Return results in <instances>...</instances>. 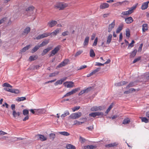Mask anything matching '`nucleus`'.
I'll return each instance as SVG.
<instances>
[{"mask_svg":"<svg viewBox=\"0 0 149 149\" xmlns=\"http://www.w3.org/2000/svg\"><path fill=\"white\" fill-rule=\"evenodd\" d=\"M70 114L69 112L68 111H67L64 112L63 114H62L61 116V117L62 118H63L65 116H66L67 115H69Z\"/></svg>","mask_w":149,"mask_h":149,"instance_id":"44","label":"nucleus"},{"mask_svg":"<svg viewBox=\"0 0 149 149\" xmlns=\"http://www.w3.org/2000/svg\"><path fill=\"white\" fill-rule=\"evenodd\" d=\"M115 25V21L114 20L111 24H109L108 28V32H110L114 27Z\"/></svg>","mask_w":149,"mask_h":149,"instance_id":"11","label":"nucleus"},{"mask_svg":"<svg viewBox=\"0 0 149 149\" xmlns=\"http://www.w3.org/2000/svg\"><path fill=\"white\" fill-rule=\"evenodd\" d=\"M65 87L68 88L72 87L74 86V83L72 81H66L63 83Z\"/></svg>","mask_w":149,"mask_h":149,"instance_id":"10","label":"nucleus"},{"mask_svg":"<svg viewBox=\"0 0 149 149\" xmlns=\"http://www.w3.org/2000/svg\"><path fill=\"white\" fill-rule=\"evenodd\" d=\"M136 52L137 50L136 49L134 50L130 53V57L133 58L136 55Z\"/></svg>","mask_w":149,"mask_h":149,"instance_id":"35","label":"nucleus"},{"mask_svg":"<svg viewBox=\"0 0 149 149\" xmlns=\"http://www.w3.org/2000/svg\"><path fill=\"white\" fill-rule=\"evenodd\" d=\"M84 122H80L77 120H75L74 121L73 125H78L84 123Z\"/></svg>","mask_w":149,"mask_h":149,"instance_id":"30","label":"nucleus"},{"mask_svg":"<svg viewBox=\"0 0 149 149\" xmlns=\"http://www.w3.org/2000/svg\"><path fill=\"white\" fill-rule=\"evenodd\" d=\"M69 32L68 31H66L63 32L62 33V35L63 36H65L69 35Z\"/></svg>","mask_w":149,"mask_h":149,"instance_id":"55","label":"nucleus"},{"mask_svg":"<svg viewBox=\"0 0 149 149\" xmlns=\"http://www.w3.org/2000/svg\"><path fill=\"white\" fill-rule=\"evenodd\" d=\"M26 99V98L25 97H18L16 99V100L17 101H23L24 100H25Z\"/></svg>","mask_w":149,"mask_h":149,"instance_id":"48","label":"nucleus"},{"mask_svg":"<svg viewBox=\"0 0 149 149\" xmlns=\"http://www.w3.org/2000/svg\"><path fill=\"white\" fill-rule=\"evenodd\" d=\"M21 113L19 112H16L15 111H13V115L14 118H16L17 116H19Z\"/></svg>","mask_w":149,"mask_h":149,"instance_id":"28","label":"nucleus"},{"mask_svg":"<svg viewBox=\"0 0 149 149\" xmlns=\"http://www.w3.org/2000/svg\"><path fill=\"white\" fill-rule=\"evenodd\" d=\"M103 113L102 112H95L89 113V116L94 118L97 116H103Z\"/></svg>","mask_w":149,"mask_h":149,"instance_id":"7","label":"nucleus"},{"mask_svg":"<svg viewBox=\"0 0 149 149\" xmlns=\"http://www.w3.org/2000/svg\"><path fill=\"white\" fill-rule=\"evenodd\" d=\"M66 148L68 149H76L75 147L71 144L67 145Z\"/></svg>","mask_w":149,"mask_h":149,"instance_id":"36","label":"nucleus"},{"mask_svg":"<svg viewBox=\"0 0 149 149\" xmlns=\"http://www.w3.org/2000/svg\"><path fill=\"white\" fill-rule=\"evenodd\" d=\"M129 3V1H125L122 2H118L115 4H119L120 5H121L123 4L125 5L126 4H128Z\"/></svg>","mask_w":149,"mask_h":149,"instance_id":"34","label":"nucleus"},{"mask_svg":"<svg viewBox=\"0 0 149 149\" xmlns=\"http://www.w3.org/2000/svg\"><path fill=\"white\" fill-rule=\"evenodd\" d=\"M113 107V104H111L109 107V108L107 109V110L105 111V113L107 114L110 111L111 109Z\"/></svg>","mask_w":149,"mask_h":149,"instance_id":"45","label":"nucleus"},{"mask_svg":"<svg viewBox=\"0 0 149 149\" xmlns=\"http://www.w3.org/2000/svg\"><path fill=\"white\" fill-rule=\"evenodd\" d=\"M30 31V28L29 27H27L24 30V31H23V34L24 35H27Z\"/></svg>","mask_w":149,"mask_h":149,"instance_id":"29","label":"nucleus"},{"mask_svg":"<svg viewBox=\"0 0 149 149\" xmlns=\"http://www.w3.org/2000/svg\"><path fill=\"white\" fill-rule=\"evenodd\" d=\"M135 43V41L134 40H132L131 42L128 45V49H129L130 47L131 48L133 47L134 46V44Z\"/></svg>","mask_w":149,"mask_h":149,"instance_id":"50","label":"nucleus"},{"mask_svg":"<svg viewBox=\"0 0 149 149\" xmlns=\"http://www.w3.org/2000/svg\"><path fill=\"white\" fill-rule=\"evenodd\" d=\"M128 83V82L125 81H120V82L116 83V85L117 86H123V85H125L126 84Z\"/></svg>","mask_w":149,"mask_h":149,"instance_id":"22","label":"nucleus"},{"mask_svg":"<svg viewBox=\"0 0 149 149\" xmlns=\"http://www.w3.org/2000/svg\"><path fill=\"white\" fill-rule=\"evenodd\" d=\"M7 19L6 17H4L0 20V24L3 23Z\"/></svg>","mask_w":149,"mask_h":149,"instance_id":"61","label":"nucleus"},{"mask_svg":"<svg viewBox=\"0 0 149 149\" xmlns=\"http://www.w3.org/2000/svg\"><path fill=\"white\" fill-rule=\"evenodd\" d=\"M30 47V45H27L25 47H24L21 50V52H25L26 50L28 49Z\"/></svg>","mask_w":149,"mask_h":149,"instance_id":"41","label":"nucleus"},{"mask_svg":"<svg viewBox=\"0 0 149 149\" xmlns=\"http://www.w3.org/2000/svg\"><path fill=\"white\" fill-rule=\"evenodd\" d=\"M82 113L80 112L74 113L71 114L70 116V118L72 119L78 118L81 116Z\"/></svg>","mask_w":149,"mask_h":149,"instance_id":"3","label":"nucleus"},{"mask_svg":"<svg viewBox=\"0 0 149 149\" xmlns=\"http://www.w3.org/2000/svg\"><path fill=\"white\" fill-rule=\"evenodd\" d=\"M38 58V56L37 55L32 56L29 57V60L31 61H33L36 59Z\"/></svg>","mask_w":149,"mask_h":149,"instance_id":"27","label":"nucleus"},{"mask_svg":"<svg viewBox=\"0 0 149 149\" xmlns=\"http://www.w3.org/2000/svg\"><path fill=\"white\" fill-rule=\"evenodd\" d=\"M87 67V66L86 65H84L82 66H81L78 69V70H81L83 69H84L86 68Z\"/></svg>","mask_w":149,"mask_h":149,"instance_id":"59","label":"nucleus"},{"mask_svg":"<svg viewBox=\"0 0 149 149\" xmlns=\"http://www.w3.org/2000/svg\"><path fill=\"white\" fill-rule=\"evenodd\" d=\"M69 62V60L68 59H65L63 61L61 62L57 66V68H61L63 66H65L66 65L68 64Z\"/></svg>","mask_w":149,"mask_h":149,"instance_id":"9","label":"nucleus"},{"mask_svg":"<svg viewBox=\"0 0 149 149\" xmlns=\"http://www.w3.org/2000/svg\"><path fill=\"white\" fill-rule=\"evenodd\" d=\"M124 26V24L123 23L120 24L118 26L116 30V33H119L122 30Z\"/></svg>","mask_w":149,"mask_h":149,"instance_id":"19","label":"nucleus"},{"mask_svg":"<svg viewBox=\"0 0 149 149\" xmlns=\"http://www.w3.org/2000/svg\"><path fill=\"white\" fill-rule=\"evenodd\" d=\"M79 89V88H76L74 89H73L71 91L69 92L65 95L63 97V98H64L65 97H68L71 95H72L77 92L78 90Z\"/></svg>","mask_w":149,"mask_h":149,"instance_id":"4","label":"nucleus"},{"mask_svg":"<svg viewBox=\"0 0 149 149\" xmlns=\"http://www.w3.org/2000/svg\"><path fill=\"white\" fill-rule=\"evenodd\" d=\"M134 86V84L133 82L130 83L126 87V89H128L129 88Z\"/></svg>","mask_w":149,"mask_h":149,"instance_id":"56","label":"nucleus"},{"mask_svg":"<svg viewBox=\"0 0 149 149\" xmlns=\"http://www.w3.org/2000/svg\"><path fill=\"white\" fill-rule=\"evenodd\" d=\"M67 79L66 77H65L61 79L60 80L57 81L55 83V86H57L58 84H61L63 82L65 81Z\"/></svg>","mask_w":149,"mask_h":149,"instance_id":"16","label":"nucleus"},{"mask_svg":"<svg viewBox=\"0 0 149 149\" xmlns=\"http://www.w3.org/2000/svg\"><path fill=\"white\" fill-rule=\"evenodd\" d=\"M112 35L111 34H110L108 36L107 38V40L106 43L107 44H109L111 42L112 39Z\"/></svg>","mask_w":149,"mask_h":149,"instance_id":"26","label":"nucleus"},{"mask_svg":"<svg viewBox=\"0 0 149 149\" xmlns=\"http://www.w3.org/2000/svg\"><path fill=\"white\" fill-rule=\"evenodd\" d=\"M79 106H76L72 109L73 111L74 112L79 110L80 108Z\"/></svg>","mask_w":149,"mask_h":149,"instance_id":"54","label":"nucleus"},{"mask_svg":"<svg viewBox=\"0 0 149 149\" xmlns=\"http://www.w3.org/2000/svg\"><path fill=\"white\" fill-rule=\"evenodd\" d=\"M23 114L24 116H29V112L27 109H24L23 111Z\"/></svg>","mask_w":149,"mask_h":149,"instance_id":"49","label":"nucleus"},{"mask_svg":"<svg viewBox=\"0 0 149 149\" xmlns=\"http://www.w3.org/2000/svg\"><path fill=\"white\" fill-rule=\"evenodd\" d=\"M149 3V1L144 2L143 3L141 6V8L142 10H144L147 9L148 6V3Z\"/></svg>","mask_w":149,"mask_h":149,"instance_id":"14","label":"nucleus"},{"mask_svg":"<svg viewBox=\"0 0 149 149\" xmlns=\"http://www.w3.org/2000/svg\"><path fill=\"white\" fill-rule=\"evenodd\" d=\"M148 30V24H144L142 25V31L145 32Z\"/></svg>","mask_w":149,"mask_h":149,"instance_id":"31","label":"nucleus"},{"mask_svg":"<svg viewBox=\"0 0 149 149\" xmlns=\"http://www.w3.org/2000/svg\"><path fill=\"white\" fill-rule=\"evenodd\" d=\"M68 6V4L63 2H57L54 6V7L59 10H63Z\"/></svg>","mask_w":149,"mask_h":149,"instance_id":"1","label":"nucleus"},{"mask_svg":"<svg viewBox=\"0 0 149 149\" xmlns=\"http://www.w3.org/2000/svg\"><path fill=\"white\" fill-rule=\"evenodd\" d=\"M135 91V90L133 88H132L129 89L128 91H124V93L125 94H128L131 93H132V92Z\"/></svg>","mask_w":149,"mask_h":149,"instance_id":"33","label":"nucleus"},{"mask_svg":"<svg viewBox=\"0 0 149 149\" xmlns=\"http://www.w3.org/2000/svg\"><path fill=\"white\" fill-rule=\"evenodd\" d=\"M50 35V34L49 33H44L38 36L37 37H36L35 39L37 40L41 39L42 38L47 37ZM35 39V38L34 39Z\"/></svg>","mask_w":149,"mask_h":149,"instance_id":"6","label":"nucleus"},{"mask_svg":"<svg viewBox=\"0 0 149 149\" xmlns=\"http://www.w3.org/2000/svg\"><path fill=\"white\" fill-rule=\"evenodd\" d=\"M59 73V72L57 71L56 72L50 73L49 75V77H55L56 75H58Z\"/></svg>","mask_w":149,"mask_h":149,"instance_id":"46","label":"nucleus"},{"mask_svg":"<svg viewBox=\"0 0 149 149\" xmlns=\"http://www.w3.org/2000/svg\"><path fill=\"white\" fill-rule=\"evenodd\" d=\"M92 88L91 87H89L88 88H87L86 89H84L85 90V93H88L89 91L91 90Z\"/></svg>","mask_w":149,"mask_h":149,"instance_id":"63","label":"nucleus"},{"mask_svg":"<svg viewBox=\"0 0 149 149\" xmlns=\"http://www.w3.org/2000/svg\"><path fill=\"white\" fill-rule=\"evenodd\" d=\"M89 38L88 36H86L84 40L83 43V45L84 46H87L88 43Z\"/></svg>","mask_w":149,"mask_h":149,"instance_id":"23","label":"nucleus"},{"mask_svg":"<svg viewBox=\"0 0 149 149\" xmlns=\"http://www.w3.org/2000/svg\"><path fill=\"white\" fill-rule=\"evenodd\" d=\"M125 21L127 24H130L133 22L134 20L132 17H130L125 18Z\"/></svg>","mask_w":149,"mask_h":149,"instance_id":"17","label":"nucleus"},{"mask_svg":"<svg viewBox=\"0 0 149 149\" xmlns=\"http://www.w3.org/2000/svg\"><path fill=\"white\" fill-rule=\"evenodd\" d=\"M60 134L65 136H68L70 134L67 132H58Z\"/></svg>","mask_w":149,"mask_h":149,"instance_id":"38","label":"nucleus"},{"mask_svg":"<svg viewBox=\"0 0 149 149\" xmlns=\"http://www.w3.org/2000/svg\"><path fill=\"white\" fill-rule=\"evenodd\" d=\"M140 59H141V57H139L136 58H135L133 61V63H135L136 62L139 61L140 60Z\"/></svg>","mask_w":149,"mask_h":149,"instance_id":"58","label":"nucleus"},{"mask_svg":"<svg viewBox=\"0 0 149 149\" xmlns=\"http://www.w3.org/2000/svg\"><path fill=\"white\" fill-rule=\"evenodd\" d=\"M36 136L39 137V139L42 141H44L47 140V138L46 137L41 134H38Z\"/></svg>","mask_w":149,"mask_h":149,"instance_id":"18","label":"nucleus"},{"mask_svg":"<svg viewBox=\"0 0 149 149\" xmlns=\"http://www.w3.org/2000/svg\"><path fill=\"white\" fill-rule=\"evenodd\" d=\"M83 52V50H79L77 51L75 55V56L76 57L80 55Z\"/></svg>","mask_w":149,"mask_h":149,"instance_id":"53","label":"nucleus"},{"mask_svg":"<svg viewBox=\"0 0 149 149\" xmlns=\"http://www.w3.org/2000/svg\"><path fill=\"white\" fill-rule=\"evenodd\" d=\"M79 140L81 143H84L86 141L85 139L81 137V136H80Z\"/></svg>","mask_w":149,"mask_h":149,"instance_id":"57","label":"nucleus"},{"mask_svg":"<svg viewBox=\"0 0 149 149\" xmlns=\"http://www.w3.org/2000/svg\"><path fill=\"white\" fill-rule=\"evenodd\" d=\"M140 118L141 119L142 122L147 123L149 122V120L146 117H140Z\"/></svg>","mask_w":149,"mask_h":149,"instance_id":"37","label":"nucleus"},{"mask_svg":"<svg viewBox=\"0 0 149 149\" xmlns=\"http://www.w3.org/2000/svg\"><path fill=\"white\" fill-rule=\"evenodd\" d=\"M57 22L55 20H52L49 21L47 23V26L52 28L55 26L57 24Z\"/></svg>","mask_w":149,"mask_h":149,"instance_id":"8","label":"nucleus"},{"mask_svg":"<svg viewBox=\"0 0 149 149\" xmlns=\"http://www.w3.org/2000/svg\"><path fill=\"white\" fill-rule=\"evenodd\" d=\"M49 136L51 139H53L55 137V135L54 134L51 133L50 134Z\"/></svg>","mask_w":149,"mask_h":149,"instance_id":"60","label":"nucleus"},{"mask_svg":"<svg viewBox=\"0 0 149 149\" xmlns=\"http://www.w3.org/2000/svg\"><path fill=\"white\" fill-rule=\"evenodd\" d=\"M96 148V147L95 146L91 145L86 146V148L88 149H93L94 148Z\"/></svg>","mask_w":149,"mask_h":149,"instance_id":"47","label":"nucleus"},{"mask_svg":"<svg viewBox=\"0 0 149 149\" xmlns=\"http://www.w3.org/2000/svg\"><path fill=\"white\" fill-rule=\"evenodd\" d=\"M11 93L15 94H18L19 93V92L18 89H12Z\"/></svg>","mask_w":149,"mask_h":149,"instance_id":"52","label":"nucleus"},{"mask_svg":"<svg viewBox=\"0 0 149 149\" xmlns=\"http://www.w3.org/2000/svg\"><path fill=\"white\" fill-rule=\"evenodd\" d=\"M102 107L101 106L97 107L94 106L91 107V111H101L102 110Z\"/></svg>","mask_w":149,"mask_h":149,"instance_id":"12","label":"nucleus"},{"mask_svg":"<svg viewBox=\"0 0 149 149\" xmlns=\"http://www.w3.org/2000/svg\"><path fill=\"white\" fill-rule=\"evenodd\" d=\"M4 89L7 91L11 92L12 91V89L9 88L7 87H5L4 88Z\"/></svg>","mask_w":149,"mask_h":149,"instance_id":"64","label":"nucleus"},{"mask_svg":"<svg viewBox=\"0 0 149 149\" xmlns=\"http://www.w3.org/2000/svg\"><path fill=\"white\" fill-rule=\"evenodd\" d=\"M61 46L60 45H58L51 52V54L49 56L51 57L57 53V52L59 50Z\"/></svg>","mask_w":149,"mask_h":149,"instance_id":"5","label":"nucleus"},{"mask_svg":"<svg viewBox=\"0 0 149 149\" xmlns=\"http://www.w3.org/2000/svg\"><path fill=\"white\" fill-rule=\"evenodd\" d=\"M39 45H36L32 50V53H33L36 51L40 47Z\"/></svg>","mask_w":149,"mask_h":149,"instance_id":"43","label":"nucleus"},{"mask_svg":"<svg viewBox=\"0 0 149 149\" xmlns=\"http://www.w3.org/2000/svg\"><path fill=\"white\" fill-rule=\"evenodd\" d=\"M61 31V29H57L53 32L50 33V35H53L56 36Z\"/></svg>","mask_w":149,"mask_h":149,"instance_id":"25","label":"nucleus"},{"mask_svg":"<svg viewBox=\"0 0 149 149\" xmlns=\"http://www.w3.org/2000/svg\"><path fill=\"white\" fill-rule=\"evenodd\" d=\"M52 49V47H48L45 49H44L43 52L42 53L41 55L42 56H44L46 53H47L50 50Z\"/></svg>","mask_w":149,"mask_h":149,"instance_id":"20","label":"nucleus"},{"mask_svg":"<svg viewBox=\"0 0 149 149\" xmlns=\"http://www.w3.org/2000/svg\"><path fill=\"white\" fill-rule=\"evenodd\" d=\"M130 119L127 118L124 119L123 122V124H126L130 123Z\"/></svg>","mask_w":149,"mask_h":149,"instance_id":"39","label":"nucleus"},{"mask_svg":"<svg viewBox=\"0 0 149 149\" xmlns=\"http://www.w3.org/2000/svg\"><path fill=\"white\" fill-rule=\"evenodd\" d=\"M49 42V40H46L43 41L42 43L39 46L40 47L44 46L47 45Z\"/></svg>","mask_w":149,"mask_h":149,"instance_id":"32","label":"nucleus"},{"mask_svg":"<svg viewBox=\"0 0 149 149\" xmlns=\"http://www.w3.org/2000/svg\"><path fill=\"white\" fill-rule=\"evenodd\" d=\"M3 87H8L12 88V86L9 84L8 83H4L2 85Z\"/></svg>","mask_w":149,"mask_h":149,"instance_id":"51","label":"nucleus"},{"mask_svg":"<svg viewBox=\"0 0 149 149\" xmlns=\"http://www.w3.org/2000/svg\"><path fill=\"white\" fill-rule=\"evenodd\" d=\"M34 9L35 8L33 6H31L27 8L26 9V11L27 12L33 13V10H34Z\"/></svg>","mask_w":149,"mask_h":149,"instance_id":"21","label":"nucleus"},{"mask_svg":"<svg viewBox=\"0 0 149 149\" xmlns=\"http://www.w3.org/2000/svg\"><path fill=\"white\" fill-rule=\"evenodd\" d=\"M97 37L95 38L94 40V42L93 44V46H95L97 44Z\"/></svg>","mask_w":149,"mask_h":149,"instance_id":"62","label":"nucleus"},{"mask_svg":"<svg viewBox=\"0 0 149 149\" xmlns=\"http://www.w3.org/2000/svg\"><path fill=\"white\" fill-rule=\"evenodd\" d=\"M90 56L91 57H94L95 56V54L93 49H91L90 51Z\"/></svg>","mask_w":149,"mask_h":149,"instance_id":"40","label":"nucleus"},{"mask_svg":"<svg viewBox=\"0 0 149 149\" xmlns=\"http://www.w3.org/2000/svg\"><path fill=\"white\" fill-rule=\"evenodd\" d=\"M118 145L117 143L115 142L105 145V147L107 148L111 147L116 146Z\"/></svg>","mask_w":149,"mask_h":149,"instance_id":"24","label":"nucleus"},{"mask_svg":"<svg viewBox=\"0 0 149 149\" xmlns=\"http://www.w3.org/2000/svg\"><path fill=\"white\" fill-rule=\"evenodd\" d=\"M136 6H133L130 8L128 11H123L121 13V17H123V16L131 14L133 12L134 10L136 8Z\"/></svg>","mask_w":149,"mask_h":149,"instance_id":"2","label":"nucleus"},{"mask_svg":"<svg viewBox=\"0 0 149 149\" xmlns=\"http://www.w3.org/2000/svg\"><path fill=\"white\" fill-rule=\"evenodd\" d=\"M125 32L126 36L128 38H129L130 37V29H127Z\"/></svg>","mask_w":149,"mask_h":149,"instance_id":"42","label":"nucleus"},{"mask_svg":"<svg viewBox=\"0 0 149 149\" xmlns=\"http://www.w3.org/2000/svg\"><path fill=\"white\" fill-rule=\"evenodd\" d=\"M109 4L106 3H101L100 6V8L101 9H104L109 8Z\"/></svg>","mask_w":149,"mask_h":149,"instance_id":"13","label":"nucleus"},{"mask_svg":"<svg viewBox=\"0 0 149 149\" xmlns=\"http://www.w3.org/2000/svg\"><path fill=\"white\" fill-rule=\"evenodd\" d=\"M100 69V68H99L95 69L90 73L88 74L87 75V77H89L93 74H95L96 73L99 71Z\"/></svg>","mask_w":149,"mask_h":149,"instance_id":"15","label":"nucleus"}]
</instances>
